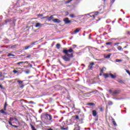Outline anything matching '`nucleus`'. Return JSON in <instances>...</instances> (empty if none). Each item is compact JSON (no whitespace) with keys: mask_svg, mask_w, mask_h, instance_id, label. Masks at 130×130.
Here are the masks:
<instances>
[{"mask_svg":"<svg viewBox=\"0 0 130 130\" xmlns=\"http://www.w3.org/2000/svg\"><path fill=\"white\" fill-rule=\"evenodd\" d=\"M100 76H102V73H100Z\"/></svg>","mask_w":130,"mask_h":130,"instance_id":"60","label":"nucleus"},{"mask_svg":"<svg viewBox=\"0 0 130 130\" xmlns=\"http://www.w3.org/2000/svg\"><path fill=\"white\" fill-rule=\"evenodd\" d=\"M74 130H80V126L78 125H76L74 127Z\"/></svg>","mask_w":130,"mask_h":130,"instance_id":"22","label":"nucleus"},{"mask_svg":"<svg viewBox=\"0 0 130 130\" xmlns=\"http://www.w3.org/2000/svg\"><path fill=\"white\" fill-rule=\"evenodd\" d=\"M41 117L42 119L44 118V117H47V119L50 120V121H51L52 119V116L50 114H48L47 113L42 114Z\"/></svg>","mask_w":130,"mask_h":130,"instance_id":"4","label":"nucleus"},{"mask_svg":"<svg viewBox=\"0 0 130 130\" xmlns=\"http://www.w3.org/2000/svg\"><path fill=\"white\" fill-rule=\"evenodd\" d=\"M117 49H118V50H121V49H122V47L121 46H119L117 47Z\"/></svg>","mask_w":130,"mask_h":130,"instance_id":"33","label":"nucleus"},{"mask_svg":"<svg viewBox=\"0 0 130 130\" xmlns=\"http://www.w3.org/2000/svg\"><path fill=\"white\" fill-rule=\"evenodd\" d=\"M54 15H53L51 16L50 17H49L48 18L47 20L49 21H51V20H52V21H53V19H54Z\"/></svg>","mask_w":130,"mask_h":130,"instance_id":"13","label":"nucleus"},{"mask_svg":"<svg viewBox=\"0 0 130 130\" xmlns=\"http://www.w3.org/2000/svg\"><path fill=\"white\" fill-rule=\"evenodd\" d=\"M8 22H9V21H8V20H5V23H6V24H7V23H8Z\"/></svg>","mask_w":130,"mask_h":130,"instance_id":"57","label":"nucleus"},{"mask_svg":"<svg viewBox=\"0 0 130 130\" xmlns=\"http://www.w3.org/2000/svg\"><path fill=\"white\" fill-rule=\"evenodd\" d=\"M37 42H34L30 44V45H32V47L34 45H35V43H36Z\"/></svg>","mask_w":130,"mask_h":130,"instance_id":"40","label":"nucleus"},{"mask_svg":"<svg viewBox=\"0 0 130 130\" xmlns=\"http://www.w3.org/2000/svg\"><path fill=\"white\" fill-rule=\"evenodd\" d=\"M14 120H15V121H18V122H19V121H18V119H17L16 118H14Z\"/></svg>","mask_w":130,"mask_h":130,"instance_id":"50","label":"nucleus"},{"mask_svg":"<svg viewBox=\"0 0 130 130\" xmlns=\"http://www.w3.org/2000/svg\"><path fill=\"white\" fill-rule=\"evenodd\" d=\"M72 118L74 120H80V117H79V115L73 116Z\"/></svg>","mask_w":130,"mask_h":130,"instance_id":"7","label":"nucleus"},{"mask_svg":"<svg viewBox=\"0 0 130 130\" xmlns=\"http://www.w3.org/2000/svg\"><path fill=\"white\" fill-rule=\"evenodd\" d=\"M19 63V62H18V63H16V64L17 65V66H19V67H22V63H19V64H18Z\"/></svg>","mask_w":130,"mask_h":130,"instance_id":"42","label":"nucleus"},{"mask_svg":"<svg viewBox=\"0 0 130 130\" xmlns=\"http://www.w3.org/2000/svg\"><path fill=\"white\" fill-rule=\"evenodd\" d=\"M104 71V68H103V69H101L100 72L101 73H103Z\"/></svg>","mask_w":130,"mask_h":130,"instance_id":"43","label":"nucleus"},{"mask_svg":"<svg viewBox=\"0 0 130 130\" xmlns=\"http://www.w3.org/2000/svg\"><path fill=\"white\" fill-rule=\"evenodd\" d=\"M56 47L57 48V49H59V48H60V45L59 44H57Z\"/></svg>","mask_w":130,"mask_h":130,"instance_id":"25","label":"nucleus"},{"mask_svg":"<svg viewBox=\"0 0 130 130\" xmlns=\"http://www.w3.org/2000/svg\"><path fill=\"white\" fill-rule=\"evenodd\" d=\"M81 66H83V67H85V64H81Z\"/></svg>","mask_w":130,"mask_h":130,"instance_id":"59","label":"nucleus"},{"mask_svg":"<svg viewBox=\"0 0 130 130\" xmlns=\"http://www.w3.org/2000/svg\"><path fill=\"white\" fill-rule=\"evenodd\" d=\"M94 62H89V64L88 66V70H91V71H92V70H93V66H94Z\"/></svg>","mask_w":130,"mask_h":130,"instance_id":"6","label":"nucleus"},{"mask_svg":"<svg viewBox=\"0 0 130 130\" xmlns=\"http://www.w3.org/2000/svg\"><path fill=\"white\" fill-rule=\"evenodd\" d=\"M108 105H109L110 106H111V105H112L113 104V103H112V101H109L108 102Z\"/></svg>","mask_w":130,"mask_h":130,"instance_id":"24","label":"nucleus"},{"mask_svg":"<svg viewBox=\"0 0 130 130\" xmlns=\"http://www.w3.org/2000/svg\"><path fill=\"white\" fill-rule=\"evenodd\" d=\"M43 25H44V24H41L39 22H38L36 24L35 27L36 28H38V27H42V26H43Z\"/></svg>","mask_w":130,"mask_h":130,"instance_id":"8","label":"nucleus"},{"mask_svg":"<svg viewBox=\"0 0 130 130\" xmlns=\"http://www.w3.org/2000/svg\"><path fill=\"white\" fill-rule=\"evenodd\" d=\"M118 82L119 83H120V84H123V80H120L118 81Z\"/></svg>","mask_w":130,"mask_h":130,"instance_id":"38","label":"nucleus"},{"mask_svg":"<svg viewBox=\"0 0 130 130\" xmlns=\"http://www.w3.org/2000/svg\"><path fill=\"white\" fill-rule=\"evenodd\" d=\"M62 52L64 53V54H66L62 56V59L65 61H70L71 58L74 57V54L72 53V52H74V50H73L72 48H70L69 50L63 49Z\"/></svg>","mask_w":130,"mask_h":130,"instance_id":"1","label":"nucleus"},{"mask_svg":"<svg viewBox=\"0 0 130 130\" xmlns=\"http://www.w3.org/2000/svg\"><path fill=\"white\" fill-rule=\"evenodd\" d=\"M22 73H23V68H16L13 71L14 75H17V76L21 75Z\"/></svg>","mask_w":130,"mask_h":130,"instance_id":"2","label":"nucleus"},{"mask_svg":"<svg viewBox=\"0 0 130 130\" xmlns=\"http://www.w3.org/2000/svg\"><path fill=\"white\" fill-rule=\"evenodd\" d=\"M39 113H41L42 112V109H40L39 111Z\"/></svg>","mask_w":130,"mask_h":130,"instance_id":"48","label":"nucleus"},{"mask_svg":"<svg viewBox=\"0 0 130 130\" xmlns=\"http://www.w3.org/2000/svg\"><path fill=\"white\" fill-rule=\"evenodd\" d=\"M124 48H126V46L124 47Z\"/></svg>","mask_w":130,"mask_h":130,"instance_id":"63","label":"nucleus"},{"mask_svg":"<svg viewBox=\"0 0 130 130\" xmlns=\"http://www.w3.org/2000/svg\"><path fill=\"white\" fill-rule=\"evenodd\" d=\"M112 121L114 126H117V124H116V122H115V120H114V119H112Z\"/></svg>","mask_w":130,"mask_h":130,"instance_id":"20","label":"nucleus"},{"mask_svg":"<svg viewBox=\"0 0 130 130\" xmlns=\"http://www.w3.org/2000/svg\"><path fill=\"white\" fill-rule=\"evenodd\" d=\"M60 64H61V66H62V63H61V62H60Z\"/></svg>","mask_w":130,"mask_h":130,"instance_id":"61","label":"nucleus"},{"mask_svg":"<svg viewBox=\"0 0 130 130\" xmlns=\"http://www.w3.org/2000/svg\"><path fill=\"white\" fill-rule=\"evenodd\" d=\"M2 52H3V51H0V53H2Z\"/></svg>","mask_w":130,"mask_h":130,"instance_id":"64","label":"nucleus"},{"mask_svg":"<svg viewBox=\"0 0 130 130\" xmlns=\"http://www.w3.org/2000/svg\"><path fill=\"white\" fill-rule=\"evenodd\" d=\"M63 21L64 22L65 24H70V23H72L73 22L72 20H70L69 19V18L66 17L63 19Z\"/></svg>","mask_w":130,"mask_h":130,"instance_id":"5","label":"nucleus"},{"mask_svg":"<svg viewBox=\"0 0 130 130\" xmlns=\"http://www.w3.org/2000/svg\"><path fill=\"white\" fill-rule=\"evenodd\" d=\"M73 0H69L67 1V4H70V3H71V2H72Z\"/></svg>","mask_w":130,"mask_h":130,"instance_id":"46","label":"nucleus"},{"mask_svg":"<svg viewBox=\"0 0 130 130\" xmlns=\"http://www.w3.org/2000/svg\"><path fill=\"white\" fill-rule=\"evenodd\" d=\"M47 25H49V26H51V25H53L51 23H46Z\"/></svg>","mask_w":130,"mask_h":130,"instance_id":"54","label":"nucleus"},{"mask_svg":"<svg viewBox=\"0 0 130 130\" xmlns=\"http://www.w3.org/2000/svg\"><path fill=\"white\" fill-rule=\"evenodd\" d=\"M64 124H66V123H64V122H62V125L61 126V129H63V130H67V129H68V128H64Z\"/></svg>","mask_w":130,"mask_h":130,"instance_id":"11","label":"nucleus"},{"mask_svg":"<svg viewBox=\"0 0 130 130\" xmlns=\"http://www.w3.org/2000/svg\"><path fill=\"white\" fill-rule=\"evenodd\" d=\"M119 44H120L119 43H115L114 44V46H116V45H118Z\"/></svg>","mask_w":130,"mask_h":130,"instance_id":"45","label":"nucleus"},{"mask_svg":"<svg viewBox=\"0 0 130 130\" xmlns=\"http://www.w3.org/2000/svg\"><path fill=\"white\" fill-rule=\"evenodd\" d=\"M0 88L1 89H5V88H4V86H3L2 84H0Z\"/></svg>","mask_w":130,"mask_h":130,"instance_id":"44","label":"nucleus"},{"mask_svg":"<svg viewBox=\"0 0 130 130\" xmlns=\"http://www.w3.org/2000/svg\"><path fill=\"white\" fill-rule=\"evenodd\" d=\"M17 83H18L19 85H22V84H23V81L18 80Z\"/></svg>","mask_w":130,"mask_h":130,"instance_id":"28","label":"nucleus"},{"mask_svg":"<svg viewBox=\"0 0 130 130\" xmlns=\"http://www.w3.org/2000/svg\"><path fill=\"white\" fill-rule=\"evenodd\" d=\"M32 47H33L32 45H30L29 46H25L24 49V50H27V49H29V48H32Z\"/></svg>","mask_w":130,"mask_h":130,"instance_id":"10","label":"nucleus"},{"mask_svg":"<svg viewBox=\"0 0 130 130\" xmlns=\"http://www.w3.org/2000/svg\"><path fill=\"white\" fill-rule=\"evenodd\" d=\"M24 87H25V85L24 84H21L20 86V88L21 89H23L24 88Z\"/></svg>","mask_w":130,"mask_h":130,"instance_id":"39","label":"nucleus"},{"mask_svg":"<svg viewBox=\"0 0 130 130\" xmlns=\"http://www.w3.org/2000/svg\"><path fill=\"white\" fill-rule=\"evenodd\" d=\"M73 47H77V45H73Z\"/></svg>","mask_w":130,"mask_h":130,"instance_id":"56","label":"nucleus"},{"mask_svg":"<svg viewBox=\"0 0 130 130\" xmlns=\"http://www.w3.org/2000/svg\"><path fill=\"white\" fill-rule=\"evenodd\" d=\"M29 73H30V71H25V73H26V74H29Z\"/></svg>","mask_w":130,"mask_h":130,"instance_id":"52","label":"nucleus"},{"mask_svg":"<svg viewBox=\"0 0 130 130\" xmlns=\"http://www.w3.org/2000/svg\"><path fill=\"white\" fill-rule=\"evenodd\" d=\"M106 44V45H111V46H112V43L111 42H107Z\"/></svg>","mask_w":130,"mask_h":130,"instance_id":"30","label":"nucleus"},{"mask_svg":"<svg viewBox=\"0 0 130 130\" xmlns=\"http://www.w3.org/2000/svg\"><path fill=\"white\" fill-rule=\"evenodd\" d=\"M17 46H18V45H14L11 46V48L12 49H14V48H16V47H17Z\"/></svg>","mask_w":130,"mask_h":130,"instance_id":"29","label":"nucleus"},{"mask_svg":"<svg viewBox=\"0 0 130 130\" xmlns=\"http://www.w3.org/2000/svg\"><path fill=\"white\" fill-rule=\"evenodd\" d=\"M87 105H89V106H93V105H94V103H88Z\"/></svg>","mask_w":130,"mask_h":130,"instance_id":"32","label":"nucleus"},{"mask_svg":"<svg viewBox=\"0 0 130 130\" xmlns=\"http://www.w3.org/2000/svg\"><path fill=\"white\" fill-rule=\"evenodd\" d=\"M99 14V12H96L94 15H92V17H93V19H95V16H97Z\"/></svg>","mask_w":130,"mask_h":130,"instance_id":"26","label":"nucleus"},{"mask_svg":"<svg viewBox=\"0 0 130 130\" xmlns=\"http://www.w3.org/2000/svg\"><path fill=\"white\" fill-rule=\"evenodd\" d=\"M92 115L94 117L97 116V112L96 111V110H92Z\"/></svg>","mask_w":130,"mask_h":130,"instance_id":"17","label":"nucleus"},{"mask_svg":"<svg viewBox=\"0 0 130 130\" xmlns=\"http://www.w3.org/2000/svg\"><path fill=\"white\" fill-rule=\"evenodd\" d=\"M110 56H111V53L106 56V58H110Z\"/></svg>","mask_w":130,"mask_h":130,"instance_id":"34","label":"nucleus"},{"mask_svg":"<svg viewBox=\"0 0 130 130\" xmlns=\"http://www.w3.org/2000/svg\"><path fill=\"white\" fill-rule=\"evenodd\" d=\"M114 2H115V0H112L111 1V4H113V3H114Z\"/></svg>","mask_w":130,"mask_h":130,"instance_id":"51","label":"nucleus"},{"mask_svg":"<svg viewBox=\"0 0 130 130\" xmlns=\"http://www.w3.org/2000/svg\"><path fill=\"white\" fill-rule=\"evenodd\" d=\"M101 111H103V108L101 107L100 108Z\"/></svg>","mask_w":130,"mask_h":130,"instance_id":"55","label":"nucleus"},{"mask_svg":"<svg viewBox=\"0 0 130 130\" xmlns=\"http://www.w3.org/2000/svg\"><path fill=\"white\" fill-rule=\"evenodd\" d=\"M14 120V118H13L12 117H10L9 120L8 121L9 124L10 125H13V124L12 123V121H13V120Z\"/></svg>","mask_w":130,"mask_h":130,"instance_id":"12","label":"nucleus"},{"mask_svg":"<svg viewBox=\"0 0 130 130\" xmlns=\"http://www.w3.org/2000/svg\"><path fill=\"white\" fill-rule=\"evenodd\" d=\"M47 130H53V129L50 128H49V129H48Z\"/></svg>","mask_w":130,"mask_h":130,"instance_id":"58","label":"nucleus"},{"mask_svg":"<svg viewBox=\"0 0 130 130\" xmlns=\"http://www.w3.org/2000/svg\"><path fill=\"white\" fill-rule=\"evenodd\" d=\"M0 112L1 113H3V114H5V115H7V114H8V113L5 111L4 109L1 110Z\"/></svg>","mask_w":130,"mask_h":130,"instance_id":"16","label":"nucleus"},{"mask_svg":"<svg viewBox=\"0 0 130 130\" xmlns=\"http://www.w3.org/2000/svg\"><path fill=\"white\" fill-rule=\"evenodd\" d=\"M29 57H31V55H29L26 57V58H29Z\"/></svg>","mask_w":130,"mask_h":130,"instance_id":"49","label":"nucleus"},{"mask_svg":"<svg viewBox=\"0 0 130 130\" xmlns=\"http://www.w3.org/2000/svg\"><path fill=\"white\" fill-rule=\"evenodd\" d=\"M80 30H81V28H77L76 29V30H74L75 34H77V33H79L80 32Z\"/></svg>","mask_w":130,"mask_h":130,"instance_id":"18","label":"nucleus"},{"mask_svg":"<svg viewBox=\"0 0 130 130\" xmlns=\"http://www.w3.org/2000/svg\"><path fill=\"white\" fill-rule=\"evenodd\" d=\"M103 76H104V77H105V78L106 79H107V78H109V77H110V73H109V74H104Z\"/></svg>","mask_w":130,"mask_h":130,"instance_id":"14","label":"nucleus"},{"mask_svg":"<svg viewBox=\"0 0 130 130\" xmlns=\"http://www.w3.org/2000/svg\"><path fill=\"white\" fill-rule=\"evenodd\" d=\"M7 106H8V104H7V102H6L4 105V108L5 111L7 110Z\"/></svg>","mask_w":130,"mask_h":130,"instance_id":"23","label":"nucleus"},{"mask_svg":"<svg viewBox=\"0 0 130 130\" xmlns=\"http://www.w3.org/2000/svg\"><path fill=\"white\" fill-rule=\"evenodd\" d=\"M38 16H40V17H43V14H39Z\"/></svg>","mask_w":130,"mask_h":130,"instance_id":"53","label":"nucleus"},{"mask_svg":"<svg viewBox=\"0 0 130 130\" xmlns=\"http://www.w3.org/2000/svg\"><path fill=\"white\" fill-rule=\"evenodd\" d=\"M53 22H54V23H60L61 21L57 18H55L53 19Z\"/></svg>","mask_w":130,"mask_h":130,"instance_id":"9","label":"nucleus"},{"mask_svg":"<svg viewBox=\"0 0 130 130\" xmlns=\"http://www.w3.org/2000/svg\"><path fill=\"white\" fill-rule=\"evenodd\" d=\"M69 16L71 18H76V16L75 15V14H70Z\"/></svg>","mask_w":130,"mask_h":130,"instance_id":"31","label":"nucleus"},{"mask_svg":"<svg viewBox=\"0 0 130 130\" xmlns=\"http://www.w3.org/2000/svg\"><path fill=\"white\" fill-rule=\"evenodd\" d=\"M0 120H3V119L2 118H0Z\"/></svg>","mask_w":130,"mask_h":130,"instance_id":"62","label":"nucleus"},{"mask_svg":"<svg viewBox=\"0 0 130 130\" xmlns=\"http://www.w3.org/2000/svg\"><path fill=\"white\" fill-rule=\"evenodd\" d=\"M92 93H95V94H96L97 93H99V91H98V90L92 91L91 92H89L87 93L86 94H91Z\"/></svg>","mask_w":130,"mask_h":130,"instance_id":"19","label":"nucleus"},{"mask_svg":"<svg viewBox=\"0 0 130 130\" xmlns=\"http://www.w3.org/2000/svg\"><path fill=\"white\" fill-rule=\"evenodd\" d=\"M116 62H120V61H122V60H121V59H117L116 60Z\"/></svg>","mask_w":130,"mask_h":130,"instance_id":"41","label":"nucleus"},{"mask_svg":"<svg viewBox=\"0 0 130 130\" xmlns=\"http://www.w3.org/2000/svg\"><path fill=\"white\" fill-rule=\"evenodd\" d=\"M30 125L31 126L32 130H37L35 128V127H34V126H33V125H32L31 124H30Z\"/></svg>","mask_w":130,"mask_h":130,"instance_id":"27","label":"nucleus"},{"mask_svg":"<svg viewBox=\"0 0 130 130\" xmlns=\"http://www.w3.org/2000/svg\"><path fill=\"white\" fill-rule=\"evenodd\" d=\"M12 126H13L14 127H18L19 126L16 125H13Z\"/></svg>","mask_w":130,"mask_h":130,"instance_id":"47","label":"nucleus"},{"mask_svg":"<svg viewBox=\"0 0 130 130\" xmlns=\"http://www.w3.org/2000/svg\"><path fill=\"white\" fill-rule=\"evenodd\" d=\"M27 103H28V104H34V102H33V101H30L27 102Z\"/></svg>","mask_w":130,"mask_h":130,"instance_id":"36","label":"nucleus"},{"mask_svg":"<svg viewBox=\"0 0 130 130\" xmlns=\"http://www.w3.org/2000/svg\"><path fill=\"white\" fill-rule=\"evenodd\" d=\"M29 62L28 61H20V62H19L18 64H20V63H21V66H23V64H25V63H28Z\"/></svg>","mask_w":130,"mask_h":130,"instance_id":"15","label":"nucleus"},{"mask_svg":"<svg viewBox=\"0 0 130 130\" xmlns=\"http://www.w3.org/2000/svg\"><path fill=\"white\" fill-rule=\"evenodd\" d=\"M7 56H15L14 54L9 53L7 55Z\"/></svg>","mask_w":130,"mask_h":130,"instance_id":"35","label":"nucleus"},{"mask_svg":"<svg viewBox=\"0 0 130 130\" xmlns=\"http://www.w3.org/2000/svg\"><path fill=\"white\" fill-rule=\"evenodd\" d=\"M110 77H111L112 79H115V78H116V75H114L111 73H110Z\"/></svg>","mask_w":130,"mask_h":130,"instance_id":"21","label":"nucleus"},{"mask_svg":"<svg viewBox=\"0 0 130 130\" xmlns=\"http://www.w3.org/2000/svg\"><path fill=\"white\" fill-rule=\"evenodd\" d=\"M109 92L110 94H111V95H112V96H116V95H118L120 93L121 90H120V89H117L114 91H112V90L109 89Z\"/></svg>","mask_w":130,"mask_h":130,"instance_id":"3","label":"nucleus"},{"mask_svg":"<svg viewBox=\"0 0 130 130\" xmlns=\"http://www.w3.org/2000/svg\"><path fill=\"white\" fill-rule=\"evenodd\" d=\"M48 18H49V16L47 15L45 17H43V18H42V19H48Z\"/></svg>","mask_w":130,"mask_h":130,"instance_id":"37","label":"nucleus"}]
</instances>
